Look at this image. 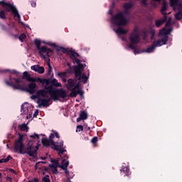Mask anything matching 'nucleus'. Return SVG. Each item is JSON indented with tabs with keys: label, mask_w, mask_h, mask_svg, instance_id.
Segmentation results:
<instances>
[{
	"label": "nucleus",
	"mask_w": 182,
	"mask_h": 182,
	"mask_svg": "<svg viewBox=\"0 0 182 182\" xmlns=\"http://www.w3.org/2000/svg\"><path fill=\"white\" fill-rule=\"evenodd\" d=\"M50 95V98L53 100H59V99H66L68 97V94L66 91L63 89L54 88L53 85H49L45 87V90H38L37 91L38 96H41V97H46Z\"/></svg>",
	"instance_id": "nucleus-1"
},
{
	"label": "nucleus",
	"mask_w": 182,
	"mask_h": 182,
	"mask_svg": "<svg viewBox=\"0 0 182 182\" xmlns=\"http://www.w3.org/2000/svg\"><path fill=\"white\" fill-rule=\"evenodd\" d=\"M5 83L7 86L13 87L14 90H26V92H28L30 95H33V93L36 92V87H38L36 83L33 82L28 84V87H23L21 85V80L18 78H12L11 77H10L9 81L6 80Z\"/></svg>",
	"instance_id": "nucleus-2"
},
{
	"label": "nucleus",
	"mask_w": 182,
	"mask_h": 182,
	"mask_svg": "<svg viewBox=\"0 0 182 182\" xmlns=\"http://www.w3.org/2000/svg\"><path fill=\"white\" fill-rule=\"evenodd\" d=\"M18 139L14 142V151L19 154H28L30 157H33V154L36 153V150H33L32 145L25 149V144H23V134H18Z\"/></svg>",
	"instance_id": "nucleus-3"
},
{
	"label": "nucleus",
	"mask_w": 182,
	"mask_h": 182,
	"mask_svg": "<svg viewBox=\"0 0 182 182\" xmlns=\"http://www.w3.org/2000/svg\"><path fill=\"white\" fill-rule=\"evenodd\" d=\"M73 63H76L77 65L74 66V73L76 79L80 80V79H84V83L87 82L89 77L86 76V73H83L85 67L83 64L80 63V60L77 58H73Z\"/></svg>",
	"instance_id": "nucleus-4"
},
{
	"label": "nucleus",
	"mask_w": 182,
	"mask_h": 182,
	"mask_svg": "<svg viewBox=\"0 0 182 182\" xmlns=\"http://www.w3.org/2000/svg\"><path fill=\"white\" fill-rule=\"evenodd\" d=\"M0 5L1 6H6V12H11L14 15V18H17L18 19V23L21 25H24L23 22L21 21V15L18 11V9L14 4H11L10 2H5V1H0Z\"/></svg>",
	"instance_id": "nucleus-5"
},
{
	"label": "nucleus",
	"mask_w": 182,
	"mask_h": 182,
	"mask_svg": "<svg viewBox=\"0 0 182 182\" xmlns=\"http://www.w3.org/2000/svg\"><path fill=\"white\" fill-rule=\"evenodd\" d=\"M112 23L116 26H125L129 23V20L124 17L123 11H119L112 17Z\"/></svg>",
	"instance_id": "nucleus-6"
},
{
	"label": "nucleus",
	"mask_w": 182,
	"mask_h": 182,
	"mask_svg": "<svg viewBox=\"0 0 182 182\" xmlns=\"http://www.w3.org/2000/svg\"><path fill=\"white\" fill-rule=\"evenodd\" d=\"M42 144L43 146H45V147H50L51 146V149H53V150L58 151L59 154H63V153L66 151V150L64 149L58 148L56 144L55 143V141L50 140L48 138L42 139Z\"/></svg>",
	"instance_id": "nucleus-7"
},
{
	"label": "nucleus",
	"mask_w": 182,
	"mask_h": 182,
	"mask_svg": "<svg viewBox=\"0 0 182 182\" xmlns=\"http://www.w3.org/2000/svg\"><path fill=\"white\" fill-rule=\"evenodd\" d=\"M172 31L173 28H169L168 30L166 28H164L159 31L158 36L162 41L163 45H167V42H168V35H170Z\"/></svg>",
	"instance_id": "nucleus-8"
},
{
	"label": "nucleus",
	"mask_w": 182,
	"mask_h": 182,
	"mask_svg": "<svg viewBox=\"0 0 182 182\" xmlns=\"http://www.w3.org/2000/svg\"><path fill=\"white\" fill-rule=\"evenodd\" d=\"M52 98L49 96L46 97H38L37 100V103L38 105V107H49L50 106V101Z\"/></svg>",
	"instance_id": "nucleus-9"
},
{
	"label": "nucleus",
	"mask_w": 182,
	"mask_h": 182,
	"mask_svg": "<svg viewBox=\"0 0 182 182\" xmlns=\"http://www.w3.org/2000/svg\"><path fill=\"white\" fill-rule=\"evenodd\" d=\"M164 45H166V44H163V41H161L160 39H159L157 41H154L153 42L152 45L150 47H148L144 50V52H146V53H151L154 52V50H156V48L163 46Z\"/></svg>",
	"instance_id": "nucleus-10"
},
{
	"label": "nucleus",
	"mask_w": 182,
	"mask_h": 182,
	"mask_svg": "<svg viewBox=\"0 0 182 182\" xmlns=\"http://www.w3.org/2000/svg\"><path fill=\"white\" fill-rule=\"evenodd\" d=\"M38 53L41 55V56H43L44 59H46L47 58H49L50 55H52V49L48 48L46 46H43L42 47H40L38 49Z\"/></svg>",
	"instance_id": "nucleus-11"
},
{
	"label": "nucleus",
	"mask_w": 182,
	"mask_h": 182,
	"mask_svg": "<svg viewBox=\"0 0 182 182\" xmlns=\"http://www.w3.org/2000/svg\"><path fill=\"white\" fill-rule=\"evenodd\" d=\"M129 41L132 43L137 45V43H140V36H139V33H136V31L132 32L129 36Z\"/></svg>",
	"instance_id": "nucleus-12"
},
{
	"label": "nucleus",
	"mask_w": 182,
	"mask_h": 182,
	"mask_svg": "<svg viewBox=\"0 0 182 182\" xmlns=\"http://www.w3.org/2000/svg\"><path fill=\"white\" fill-rule=\"evenodd\" d=\"M77 82V80L68 79V83L66 84V87L68 90H70V92H73V90H75V85H76Z\"/></svg>",
	"instance_id": "nucleus-13"
},
{
	"label": "nucleus",
	"mask_w": 182,
	"mask_h": 182,
	"mask_svg": "<svg viewBox=\"0 0 182 182\" xmlns=\"http://www.w3.org/2000/svg\"><path fill=\"white\" fill-rule=\"evenodd\" d=\"M89 119V114L85 110H81L80 112V117L77 118V123H79L81 120H87Z\"/></svg>",
	"instance_id": "nucleus-14"
},
{
	"label": "nucleus",
	"mask_w": 182,
	"mask_h": 182,
	"mask_svg": "<svg viewBox=\"0 0 182 182\" xmlns=\"http://www.w3.org/2000/svg\"><path fill=\"white\" fill-rule=\"evenodd\" d=\"M77 95H80V96H83L85 95V92L82 90L80 88L78 90H74L73 92H71L69 95L70 97H76Z\"/></svg>",
	"instance_id": "nucleus-15"
},
{
	"label": "nucleus",
	"mask_w": 182,
	"mask_h": 182,
	"mask_svg": "<svg viewBox=\"0 0 182 182\" xmlns=\"http://www.w3.org/2000/svg\"><path fill=\"white\" fill-rule=\"evenodd\" d=\"M31 70L34 72H38L40 75L45 73V68L39 66V65L31 66Z\"/></svg>",
	"instance_id": "nucleus-16"
},
{
	"label": "nucleus",
	"mask_w": 182,
	"mask_h": 182,
	"mask_svg": "<svg viewBox=\"0 0 182 182\" xmlns=\"http://www.w3.org/2000/svg\"><path fill=\"white\" fill-rule=\"evenodd\" d=\"M121 173H124L127 177H130L132 176V172H130V168L129 166H122L120 168Z\"/></svg>",
	"instance_id": "nucleus-17"
},
{
	"label": "nucleus",
	"mask_w": 182,
	"mask_h": 182,
	"mask_svg": "<svg viewBox=\"0 0 182 182\" xmlns=\"http://www.w3.org/2000/svg\"><path fill=\"white\" fill-rule=\"evenodd\" d=\"M46 84L49 85V83H50V85H52L51 86H55V87H62V84L58 82V80L56 79H53V80H46Z\"/></svg>",
	"instance_id": "nucleus-18"
},
{
	"label": "nucleus",
	"mask_w": 182,
	"mask_h": 182,
	"mask_svg": "<svg viewBox=\"0 0 182 182\" xmlns=\"http://www.w3.org/2000/svg\"><path fill=\"white\" fill-rule=\"evenodd\" d=\"M22 79H25L27 82H32L35 80L33 77H31V74H29L28 71L23 72Z\"/></svg>",
	"instance_id": "nucleus-19"
},
{
	"label": "nucleus",
	"mask_w": 182,
	"mask_h": 182,
	"mask_svg": "<svg viewBox=\"0 0 182 182\" xmlns=\"http://www.w3.org/2000/svg\"><path fill=\"white\" fill-rule=\"evenodd\" d=\"M115 33H117L118 35H126V33H127V31L124 30L122 26H119L115 31Z\"/></svg>",
	"instance_id": "nucleus-20"
},
{
	"label": "nucleus",
	"mask_w": 182,
	"mask_h": 182,
	"mask_svg": "<svg viewBox=\"0 0 182 182\" xmlns=\"http://www.w3.org/2000/svg\"><path fill=\"white\" fill-rule=\"evenodd\" d=\"M166 22V18L158 19L155 21V26L156 28H160L163 23Z\"/></svg>",
	"instance_id": "nucleus-21"
},
{
	"label": "nucleus",
	"mask_w": 182,
	"mask_h": 182,
	"mask_svg": "<svg viewBox=\"0 0 182 182\" xmlns=\"http://www.w3.org/2000/svg\"><path fill=\"white\" fill-rule=\"evenodd\" d=\"M133 6H134V4L132 3V2H128V3H125L124 4L123 8L124 9H132V8H133Z\"/></svg>",
	"instance_id": "nucleus-22"
},
{
	"label": "nucleus",
	"mask_w": 182,
	"mask_h": 182,
	"mask_svg": "<svg viewBox=\"0 0 182 182\" xmlns=\"http://www.w3.org/2000/svg\"><path fill=\"white\" fill-rule=\"evenodd\" d=\"M18 129L21 130V132H28V128L26 124H22L18 126Z\"/></svg>",
	"instance_id": "nucleus-23"
},
{
	"label": "nucleus",
	"mask_w": 182,
	"mask_h": 182,
	"mask_svg": "<svg viewBox=\"0 0 182 182\" xmlns=\"http://www.w3.org/2000/svg\"><path fill=\"white\" fill-rule=\"evenodd\" d=\"M136 45L135 43H132L130 42V43L129 44V48H130V49H132V50H134V53H139V51H137L136 49L137 48V46H134Z\"/></svg>",
	"instance_id": "nucleus-24"
},
{
	"label": "nucleus",
	"mask_w": 182,
	"mask_h": 182,
	"mask_svg": "<svg viewBox=\"0 0 182 182\" xmlns=\"http://www.w3.org/2000/svg\"><path fill=\"white\" fill-rule=\"evenodd\" d=\"M75 79H76V80H77V79L76 78V77H75ZM80 80V82H78L77 84H74V90H79V89H80V82H85V79H80V80Z\"/></svg>",
	"instance_id": "nucleus-25"
},
{
	"label": "nucleus",
	"mask_w": 182,
	"mask_h": 182,
	"mask_svg": "<svg viewBox=\"0 0 182 182\" xmlns=\"http://www.w3.org/2000/svg\"><path fill=\"white\" fill-rule=\"evenodd\" d=\"M175 18L176 21H181L182 20V11L180 10L175 14Z\"/></svg>",
	"instance_id": "nucleus-26"
},
{
	"label": "nucleus",
	"mask_w": 182,
	"mask_h": 182,
	"mask_svg": "<svg viewBox=\"0 0 182 182\" xmlns=\"http://www.w3.org/2000/svg\"><path fill=\"white\" fill-rule=\"evenodd\" d=\"M58 167L62 170L68 169V167H69V161H66L65 164H62L61 165H59Z\"/></svg>",
	"instance_id": "nucleus-27"
},
{
	"label": "nucleus",
	"mask_w": 182,
	"mask_h": 182,
	"mask_svg": "<svg viewBox=\"0 0 182 182\" xmlns=\"http://www.w3.org/2000/svg\"><path fill=\"white\" fill-rule=\"evenodd\" d=\"M34 45L36 46L37 49H39L41 48V45H42V41H41V40L36 38L34 40Z\"/></svg>",
	"instance_id": "nucleus-28"
},
{
	"label": "nucleus",
	"mask_w": 182,
	"mask_h": 182,
	"mask_svg": "<svg viewBox=\"0 0 182 182\" xmlns=\"http://www.w3.org/2000/svg\"><path fill=\"white\" fill-rule=\"evenodd\" d=\"M12 156H11V155H9L8 156H7V158H6V159H0V164L1 163H8V161H9V160H12Z\"/></svg>",
	"instance_id": "nucleus-29"
},
{
	"label": "nucleus",
	"mask_w": 182,
	"mask_h": 182,
	"mask_svg": "<svg viewBox=\"0 0 182 182\" xmlns=\"http://www.w3.org/2000/svg\"><path fill=\"white\" fill-rule=\"evenodd\" d=\"M33 81H31V82H33V83H35V82H38L39 83H45V82H46V80H46V79H41V78H40V77H38V78H33Z\"/></svg>",
	"instance_id": "nucleus-30"
},
{
	"label": "nucleus",
	"mask_w": 182,
	"mask_h": 182,
	"mask_svg": "<svg viewBox=\"0 0 182 182\" xmlns=\"http://www.w3.org/2000/svg\"><path fill=\"white\" fill-rule=\"evenodd\" d=\"M58 76L63 79V77H66L68 76V71L63 72V73H58Z\"/></svg>",
	"instance_id": "nucleus-31"
},
{
	"label": "nucleus",
	"mask_w": 182,
	"mask_h": 182,
	"mask_svg": "<svg viewBox=\"0 0 182 182\" xmlns=\"http://www.w3.org/2000/svg\"><path fill=\"white\" fill-rule=\"evenodd\" d=\"M0 18L6 19V11H5L4 10H1L0 11Z\"/></svg>",
	"instance_id": "nucleus-32"
},
{
	"label": "nucleus",
	"mask_w": 182,
	"mask_h": 182,
	"mask_svg": "<svg viewBox=\"0 0 182 182\" xmlns=\"http://www.w3.org/2000/svg\"><path fill=\"white\" fill-rule=\"evenodd\" d=\"M59 50L63 52V53H69V49L63 48V47H60L59 49L56 50L57 52H59Z\"/></svg>",
	"instance_id": "nucleus-33"
},
{
	"label": "nucleus",
	"mask_w": 182,
	"mask_h": 182,
	"mask_svg": "<svg viewBox=\"0 0 182 182\" xmlns=\"http://www.w3.org/2000/svg\"><path fill=\"white\" fill-rule=\"evenodd\" d=\"M55 146H57V149H63L65 150V148H63V141L57 142V144H55Z\"/></svg>",
	"instance_id": "nucleus-34"
},
{
	"label": "nucleus",
	"mask_w": 182,
	"mask_h": 182,
	"mask_svg": "<svg viewBox=\"0 0 182 182\" xmlns=\"http://www.w3.org/2000/svg\"><path fill=\"white\" fill-rule=\"evenodd\" d=\"M166 11H167V4H166V1H164L161 11L166 12Z\"/></svg>",
	"instance_id": "nucleus-35"
},
{
	"label": "nucleus",
	"mask_w": 182,
	"mask_h": 182,
	"mask_svg": "<svg viewBox=\"0 0 182 182\" xmlns=\"http://www.w3.org/2000/svg\"><path fill=\"white\" fill-rule=\"evenodd\" d=\"M171 6H176L178 4V0H169Z\"/></svg>",
	"instance_id": "nucleus-36"
},
{
	"label": "nucleus",
	"mask_w": 182,
	"mask_h": 182,
	"mask_svg": "<svg viewBox=\"0 0 182 182\" xmlns=\"http://www.w3.org/2000/svg\"><path fill=\"white\" fill-rule=\"evenodd\" d=\"M29 137L33 140H35V139H38V140H39L40 139L39 134L36 133H34L33 135H30Z\"/></svg>",
	"instance_id": "nucleus-37"
},
{
	"label": "nucleus",
	"mask_w": 182,
	"mask_h": 182,
	"mask_svg": "<svg viewBox=\"0 0 182 182\" xmlns=\"http://www.w3.org/2000/svg\"><path fill=\"white\" fill-rule=\"evenodd\" d=\"M19 41H21V42H23V41H25V39H26V35L25 33H22L19 37H18Z\"/></svg>",
	"instance_id": "nucleus-38"
},
{
	"label": "nucleus",
	"mask_w": 182,
	"mask_h": 182,
	"mask_svg": "<svg viewBox=\"0 0 182 182\" xmlns=\"http://www.w3.org/2000/svg\"><path fill=\"white\" fill-rule=\"evenodd\" d=\"M99 140V138L97 136H94L92 139H91V143L92 144H96L97 143Z\"/></svg>",
	"instance_id": "nucleus-39"
},
{
	"label": "nucleus",
	"mask_w": 182,
	"mask_h": 182,
	"mask_svg": "<svg viewBox=\"0 0 182 182\" xmlns=\"http://www.w3.org/2000/svg\"><path fill=\"white\" fill-rule=\"evenodd\" d=\"M150 33H151V39H154V36H156V31L151 28L150 31Z\"/></svg>",
	"instance_id": "nucleus-40"
},
{
	"label": "nucleus",
	"mask_w": 182,
	"mask_h": 182,
	"mask_svg": "<svg viewBox=\"0 0 182 182\" xmlns=\"http://www.w3.org/2000/svg\"><path fill=\"white\" fill-rule=\"evenodd\" d=\"M52 70H53L52 66H50V64L48 63V76L52 75Z\"/></svg>",
	"instance_id": "nucleus-41"
},
{
	"label": "nucleus",
	"mask_w": 182,
	"mask_h": 182,
	"mask_svg": "<svg viewBox=\"0 0 182 182\" xmlns=\"http://www.w3.org/2000/svg\"><path fill=\"white\" fill-rule=\"evenodd\" d=\"M42 181L43 182H50V179L49 178V176L46 175V176L43 177Z\"/></svg>",
	"instance_id": "nucleus-42"
},
{
	"label": "nucleus",
	"mask_w": 182,
	"mask_h": 182,
	"mask_svg": "<svg viewBox=\"0 0 182 182\" xmlns=\"http://www.w3.org/2000/svg\"><path fill=\"white\" fill-rule=\"evenodd\" d=\"M165 26H166V28H168L170 26H171V18H169L168 19V21H166Z\"/></svg>",
	"instance_id": "nucleus-43"
},
{
	"label": "nucleus",
	"mask_w": 182,
	"mask_h": 182,
	"mask_svg": "<svg viewBox=\"0 0 182 182\" xmlns=\"http://www.w3.org/2000/svg\"><path fill=\"white\" fill-rule=\"evenodd\" d=\"M43 43H45L46 45H48V46H51L52 48H56V44L55 43H46L45 41H43Z\"/></svg>",
	"instance_id": "nucleus-44"
},
{
	"label": "nucleus",
	"mask_w": 182,
	"mask_h": 182,
	"mask_svg": "<svg viewBox=\"0 0 182 182\" xmlns=\"http://www.w3.org/2000/svg\"><path fill=\"white\" fill-rule=\"evenodd\" d=\"M70 53H71V56L72 58H79V53H76V52H73L72 50H70Z\"/></svg>",
	"instance_id": "nucleus-45"
},
{
	"label": "nucleus",
	"mask_w": 182,
	"mask_h": 182,
	"mask_svg": "<svg viewBox=\"0 0 182 182\" xmlns=\"http://www.w3.org/2000/svg\"><path fill=\"white\" fill-rule=\"evenodd\" d=\"M49 167H50V168H58V167H59V165L55 164H51L49 165Z\"/></svg>",
	"instance_id": "nucleus-46"
},
{
	"label": "nucleus",
	"mask_w": 182,
	"mask_h": 182,
	"mask_svg": "<svg viewBox=\"0 0 182 182\" xmlns=\"http://www.w3.org/2000/svg\"><path fill=\"white\" fill-rule=\"evenodd\" d=\"M76 132H83V126L82 125L77 126Z\"/></svg>",
	"instance_id": "nucleus-47"
},
{
	"label": "nucleus",
	"mask_w": 182,
	"mask_h": 182,
	"mask_svg": "<svg viewBox=\"0 0 182 182\" xmlns=\"http://www.w3.org/2000/svg\"><path fill=\"white\" fill-rule=\"evenodd\" d=\"M54 133V136H55L56 139H60V135L59 134V132H56V131H53Z\"/></svg>",
	"instance_id": "nucleus-48"
},
{
	"label": "nucleus",
	"mask_w": 182,
	"mask_h": 182,
	"mask_svg": "<svg viewBox=\"0 0 182 182\" xmlns=\"http://www.w3.org/2000/svg\"><path fill=\"white\" fill-rule=\"evenodd\" d=\"M32 147H33V150L36 151V153L33 154V157H35V154H36L38 149H39V146H36V147H34L33 146H32Z\"/></svg>",
	"instance_id": "nucleus-49"
},
{
	"label": "nucleus",
	"mask_w": 182,
	"mask_h": 182,
	"mask_svg": "<svg viewBox=\"0 0 182 182\" xmlns=\"http://www.w3.org/2000/svg\"><path fill=\"white\" fill-rule=\"evenodd\" d=\"M52 172L53 173V174H59V171H58V168H53Z\"/></svg>",
	"instance_id": "nucleus-50"
},
{
	"label": "nucleus",
	"mask_w": 182,
	"mask_h": 182,
	"mask_svg": "<svg viewBox=\"0 0 182 182\" xmlns=\"http://www.w3.org/2000/svg\"><path fill=\"white\" fill-rule=\"evenodd\" d=\"M51 163H53V164L59 165V161L56 159H51Z\"/></svg>",
	"instance_id": "nucleus-51"
},
{
	"label": "nucleus",
	"mask_w": 182,
	"mask_h": 182,
	"mask_svg": "<svg viewBox=\"0 0 182 182\" xmlns=\"http://www.w3.org/2000/svg\"><path fill=\"white\" fill-rule=\"evenodd\" d=\"M53 139H55V133H51L49 136V139L53 140Z\"/></svg>",
	"instance_id": "nucleus-52"
},
{
	"label": "nucleus",
	"mask_w": 182,
	"mask_h": 182,
	"mask_svg": "<svg viewBox=\"0 0 182 182\" xmlns=\"http://www.w3.org/2000/svg\"><path fill=\"white\" fill-rule=\"evenodd\" d=\"M141 4L144 5V6H147V0H141Z\"/></svg>",
	"instance_id": "nucleus-53"
},
{
	"label": "nucleus",
	"mask_w": 182,
	"mask_h": 182,
	"mask_svg": "<svg viewBox=\"0 0 182 182\" xmlns=\"http://www.w3.org/2000/svg\"><path fill=\"white\" fill-rule=\"evenodd\" d=\"M31 6H33V8H35V6H36V2L31 1Z\"/></svg>",
	"instance_id": "nucleus-54"
},
{
	"label": "nucleus",
	"mask_w": 182,
	"mask_h": 182,
	"mask_svg": "<svg viewBox=\"0 0 182 182\" xmlns=\"http://www.w3.org/2000/svg\"><path fill=\"white\" fill-rule=\"evenodd\" d=\"M129 9H125L123 14L125 15H129Z\"/></svg>",
	"instance_id": "nucleus-55"
},
{
	"label": "nucleus",
	"mask_w": 182,
	"mask_h": 182,
	"mask_svg": "<svg viewBox=\"0 0 182 182\" xmlns=\"http://www.w3.org/2000/svg\"><path fill=\"white\" fill-rule=\"evenodd\" d=\"M25 109H26V110H28V107H26V108H23V105H22L21 107V112H23V110H25Z\"/></svg>",
	"instance_id": "nucleus-56"
},
{
	"label": "nucleus",
	"mask_w": 182,
	"mask_h": 182,
	"mask_svg": "<svg viewBox=\"0 0 182 182\" xmlns=\"http://www.w3.org/2000/svg\"><path fill=\"white\" fill-rule=\"evenodd\" d=\"M38 114H39V111L37 109L35 112H34V114H33V117H36L38 116Z\"/></svg>",
	"instance_id": "nucleus-57"
},
{
	"label": "nucleus",
	"mask_w": 182,
	"mask_h": 182,
	"mask_svg": "<svg viewBox=\"0 0 182 182\" xmlns=\"http://www.w3.org/2000/svg\"><path fill=\"white\" fill-rule=\"evenodd\" d=\"M64 171H65V174L67 176H69V170H68V168H67V169H64Z\"/></svg>",
	"instance_id": "nucleus-58"
},
{
	"label": "nucleus",
	"mask_w": 182,
	"mask_h": 182,
	"mask_svg": "<svg viewBox=\"0 0 182 182\" xmlns=\"http://www.w3.org/2000/svg\"><path fill=\"white\" fill-rule=\"evenodd\" d=\"M32 182H39V179L35 178L33 181H31Z\"/></svg>",
	"instance_id": "nucleus-59"
},
{
	"label": "nucleus",
	"mask_w": 182,
	"mask_h": 182,
	"mask_svg": "<svg viewBox=\"0 0 182 182\" xmlns=\"http://www.w3.org/2000/svg\"><path fill=\"white\" fill-rule=\"evenodd\" d=\"M62 79V81L64 82V83H66V82H68V80H66V77H63V78H61Z\"/></svg>",
	"instance_id": "nucleus-60"
},
{
	"label": "nucleus",
	"mask_w": 182,
	"mask_h": 182,
	"mask_svg": "<svg viewBox=\"0 0 182 182\" xmlns=\"http://www.w3.org/2000/svg\"><path fill=\"white\" fill-rule=\"evenodd\" d=\"M67 65L70 68V69H72V66L70 65V63H68Z\"/></svg>",
	"instance_id": "nucleus-61"
},
{
	"label": "nucleus",
	"mask_w": 182,
	"mask_h": 182,
	"mask_svg": "<svg viewBox=\"0 0 182 182\" xmlns=\"http://www.w3.org/2000/svg\"><path fill=\"white\" fill-rule=\"evenodd\" d=\"M7 180H9L10 181H12V178L7 176Z\"/></svg>",
	"instance_id": "nucleus-62"
},
{
	"label": "nucleus",
	"mask_w": 182,
	"mask_h": 182,
	"mask_svg": "<svg viewBox=\"0 0 182 182\" xmlns=\"http://www.w3.org/2000/svg\"><path fill=\"white\" fill-rule=\"evenodd\" d=\"M9 170H10L11 173H15V170H14L12 168H10Z\"/></svg>",
	"instance_id": "nucleus-63"
},
{
	"label": "nucleus",
	"mask_w": 182,
	"mask_h": 182,
	"mask_svg": "<svg viewBox=\"0 0 182 182\" xmlns=\"http://www.w3.org/2000/svg\"><path fill=\"white\" fill-rule=\"evenodd\" d=\"M2 178V173L0 172V180Z\"/></svg>",
	"instance_id": "nucleus-64"
}]
</instances>
